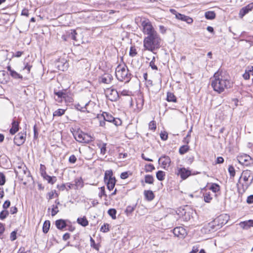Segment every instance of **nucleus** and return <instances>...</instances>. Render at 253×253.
I'll return each instance as SVG.
<instances>
[{"mask_svg":"<svg viewBox=\"0 0 253 253\" xmlns=\"http://www.w3.org/2000/svg\"><path fill=\"white\" fill-rule=\"evenodd\" d=\"M17 211H18L17 208L15 206L12 207L10 209V212L12 214L16 213Z\"/></svg>","mask_w":253,"mask_h":253,"instance_id":"obj_61","label":"nucleus"},{"mask_svg":"<svg viewBox=\"0 0 253 253\" xmlns=\"http://www.w3.org/2000/svg\"><path fill=\"white\" fill-rule=\"evenodd\" d=\"M199 225V218L195 211H191V226L196 227Z\"/></svg>","mask_w":253,"mask_h":253,"instance_id":"obj_18","label":"nucleus"},{"mask_svg":"<svg viewBox=\"0 0 253 253\" xmlns=\"http://www.w3.org/2000/svg\"><path fill=\"white\" fill-rule=\"evenodd\" d=\"M189 150V147L187 145H183L181 146L179 149V152L180 154L183 155L186 153Z\"/></svg>","mask_w":253,"mask_h":253,"instance_id":"obj_41","label":"nucleus"},{"mask_svg":"<svg viewBox=\"0 0 253 253\" xmlns=\"http://www.w3.org/2000/svg\"><path fill=\"white\" fill-rule=\"evenodd\" d=\"M144 194L145 198L148 201H152L155 197L153 192L151 190H145Z\"/></svg>","mask_w":253,"mask_h":253,"instance_id":"obj_26","label":"nucleus"},{"mask_svg":"<svg viewBox=\"0 0 253 253\" xmlns=\"http://www.w3.org/2000/svg\"><path fill=\"white\" fill-rule=\"evenodd\" d=\"M137 54V52L135 47L131 46L129 50V55L131 57H134Z\"/></svg>","mask_w":253,"mask_h":253,"instance_id":"obj_45","label":"nucleus"},{"mask_svg":"<svg viewBox=\"0 0 253 253\" xmlns=\"http://www.w3.org/2000/svg\"><path fill=\"white\" fill-rule=\"evenodd\" d=\"M224 159L222 157H218L215 161L216 164H221L224 162Z\"/></svg>","mask_w":253,"mask_h":253,"instance_id":"obj_58","label":"nucleus"},{"mask_svg":"<svg viewBox=\"0 0 253 253\" xmlns=\"http://www.w3.org/2000/svg\"><path fill=\"white\" fill-rule=\"evenodd\" d=\"M228 170L229 173L230 177H234L236 173L234 167L232 165H230L228 167Z\"/></svg>","mask_w":253,"mask_h":253,"instance_id":"obj_38","label":"nucleus"},{"mask_svg":"<svg viewBox=\"0 0 253 253\" xmlns=\"http://www.w3.org/2000/svg\"><path fill=\"white\" fill-rule=\"evenodd\" d=\"M65 110L59 109L53 112V115L54 117H60L65 114Z\"/></svg>","mask_w":253,"mask_h":253,"instance_id":"obj_36","label":"nucleus"},{"mask_svg":"<svg viewBox=\"0 0 253 253\" xmlns=\"http://www.w3.org/2000/svg\"><path fill=\"white\" fill-rule=\"evenodd\" d=\"M240 226L244 229L248 230L251 227H253V219H250L240 222Z\"/></svg>","mask_w":253,"mask_h":253,"instance_id":"obj_20","label":"nucleus"},{"mask_svg":"<svg viewBox=\"0 0 253 253\" xmlns=\"http://www.w3.org/2000/svg\"><path fill=\"white\" fill-rule=\"evenodd\" d=\"M10 206V202L9 200H6L4 202L2 205V208L4 210H6Z\"/></svg>","mask_w":253,"mask_h":253,"instance_id":"obj_55","label":"nucleus"},{"mask_svg":"<svg viewBox=\"0 0 253 253\" xmlns=\"http://www.w3.org/2000/svg\"><path fill=\"white\" fill-rule=\"evenodd\" d=\"M19 123L16 121L13 120L12 123V127L10 128L9 131L11 134H14L19 129Z\"/></svg>","mask_w":253,"mask_h":253,"instance_id":"obj_21","label":"nucleus"},{"mask_svg":"<svg viewBox=\"0 0 253 253\" xmlns=\"http://www.w3.org/2000/svg\"><path fill=\"white\" fill-rule=\"evenodd\" d=\"M57 187L60 191H64V190H65L66 189L65 184L58 185Z\"/></svg>","mask_w":253,"mask_h":253,"instance_id":"obj_64","label":"nucleus"},{"mask_svg":"<svg viewBox=\"0 0 253 253\" xmlns=\"http://www.w3.org/2000/svg\"><path fill=\"white\" fill-rule=\"evenodd\" d=\"M134 207L128 206L126 207L125 212L126 213V215L127 216H129L131 214V213L134 211Z\"/></svg>","mask_w":253,"mask_h":253,"instance_id":"obj_42","label":"nucleus"},{"mask_svg":"<svg viewBox=\"0 0 253 253\" xmlns=\"http://www.w3.org/2000/svg\"><path fill=\"white\" fill-rule=\"evenodd\" d=\"M141 26L143 34L146 35L147 36L158 34L149 20L143 21L141 23Z\"/></svg>","mask_w":253,"mask_h":253,"instance_id":"obj_5","label":"nucleus"},{"mask_svg":"<svg viewBox=\"0 0 253 253\" xmlns=\"http://www.w3.org/2000/svg\"><path fill=\"white\" fill-rule=\"evenodd\" d=\"M203 196L204 201H205V202L207 203H211V200L212 199V197L211 196V194L210 192L204 193Z\"/></svg>","mask_w":253,"mask_h":253,"instance_id":"obj_30","label":"nucleus"},{"mask_svg":"<svg viewBox=\"0 0 253 253\" xmlns=\"http://www.w3.org/2000/svg\"><path fill=\"white\" fill-rule=\"evenodd\" d=\"M247 203L248 204H252L253 203V195H251L247 197Z\"/></svg>","mask_w":253,"mask_h":253,"instance_id":"obj_60","label":"nucleus"},{"mask_svg":"<svg viewBox=\"0 0 253 253\" xmlns=\"http://www.w3.org/2000/svg\"><path fill=\"white\" fill-rule=\"evenodd\" d=\"M90 245L96 250L99 251V246L95 244L94 240L91 237H90Z\"/></svg>","mask_w":253,"mask_h":253,"instance_id":"obj_44","label":"nucleus"},{"mask_svg":"<svg viewBox=\"0 0 253 253\" xmlns=\"http://www.w3.org/2000/svg\"><path fill=\"white\" fill-rule=\"evenodd\" d=\"M149 66L151 67V68H152L153 70H158V67H157V66L155 65V62H154V61H151L150 62Z\"/></svg>","mask_w":253,"mask_h":253,"instance_id":"obj_63","label":"nucleus"},{"mask_svg":"<svg viewBox=\"0 0 253 253\" xmlns=\"http://www.w3.org/2000/svg\"><path fill=\"white\" fill-rule=\"evenodd\" d=\"M100 192L98 194V196L99 197L101 198L102 196H105V197H107V195L106 194L105 191V187H101L100 188Z\"/></svg>","mask_w":253,"mask_h":253,"instance_id":"obj_48","label":"nucleus"},{"mask_svg":"<svg viewBox=\"0 0 253 253\" xmlns=\"http://www.w3.org/2000/svg\"><path fill=\"white\" fill-rule=\"evenodd\" d=\"M74 136L75 139L80 143H88L92 141V137L90 135L82 131L75 132Z\"/></svg>","mask_w":253,"mask_h":253,"instance_id":"obj_6","label":"nucleus"},{"mask_svg":"<svg viewBox=\"0 0 253 253\" xmlns=\"http://www.w3.org/2000/svg\"><path fill=\"white\" fill-rule=\"evenodd\" d=\"M77 161V158L74 155H72L70 156L69 159V162L70 163L74 164Z\"/></svg>","mask_w":253,"mask_h":253,"instance_id":"obj_57","label":"nucleus"},{"mask_svg":"<svg viewBox=\"0 0 253 253\" xmlns=\"http://www.w3.org/2000/svg\"><path fill=\"white\" fill-rule=\"evenodd\" d=\"M251 184H252V181H250L249 183H242L241 184L242 188H240L239 187V183H237V190H238V192L239 193V195L242 196V195L245 192L246 190L248 188V187L250 186V185Z\"/></svg>","mask_w":253,"mask_h":253,"instance_id":"obj_19","label":"nucleus"},{"mask_svg":"<svg viewBox=\"0 0 253 253\" xmlns=\"http://www.w3.org/2000/svg\"><path fill=\"white\" fill-rule=\"evenodd\" d=\"M109 230V224H104L100 228V231L103 232H107Z\"/></svg>","mask_w":253,"mask_h":253,"instance_id":"obj_50","label":"nucleus"},{"mask_svg":"<svg viewBox=\"0 0 253 253\" xmlns=\"http://www.w3.org/2000/svg\"><path fill=\"white\" fill-rule=\"evenodd\" d=\"M154 177L151 175H146L145 176V182L148 184H153L154 182Z\"/></svg>","mask_w":253,"mask_h":253,"instance_id":"obj_37","label":"nucleus"},{"mask_svg":"<svg viewBox=\"0 0 253 253\" xmlns=\"http://www.w3.org/2000/svg\"><path fill=\"white\" fill-rule=\"evenodd\" d=\"M149 128L153 130H155L156 129V124L155 121H152L150 122V123L149 124Z\"/></svg>","mask_w":253,"mask_h":253,"instance_id":"obj_46","label":"nucleus"},{"mask_svg":"<svg viewBox=\"0 0 253 253\" xmlns=\"http://www.w3.org/2000/svg\"><path fill=\"white\" fill-rule=\"evenodd\" d=\"M113 80V76L109 73H104L101 77L99 78V82L105 84H110Z\"/></svg>","mask_w":253,"mask_h":253,"instance_id":"obj_13","label":"nucleus"},{"mask_svg":"<svg viewBox=\"0 0 253 253\" xmlns=\"http://www.w3.org/2000/svg\"><path fill=\"white\" fill-rule=\"evenodd\" d=\"M161 39L158 34L147 36L144 39L143 46L144 50L151 51L159 48Z\"/></svg>","mask_w":253,"mask_h":253,"instance_id":"obj_2","label":"nucleus"},{"mask_svg":"<svg viewBox=\"0 0 253 253\" xmlns=\"http://www.w3.org/2000/svg\"><path fill=\"white\" fill-rule=\"evenodd\" d=\"M213 78L211 83V85L214 91L218 93H221L224 89L231 88L233 87V83L230 80L225 79L220 76L218 72L214 73Z\"/></svg>","mask_w":253,"mask_h":253,"instance_id":"obj_1","label":"nucleus"},{"mask_svg":"<svg viewBox=\"0 0 253 253\" xmlns=\"http://www.w3.org/2000/svg\"><path fill=\"white\" fill-rule=\"evenodd\" d=\"M245 71L248 72L250 75L252 74L253 75V66H248L245 70Z\"/></svg>","mask_w":253,"mask_h":253,"instance_id":"obj_59","label":"nucleus"},{"mask_svg":"<svg viewBox=\"0 0 253 253\" xmlns=\"http://www.w3.org/2000/svg\"><path fill=\"white\" fill-rule=\"evenodd\" d=\"M199 245H196L193 246L192 250L191 251V253H197L199 251Z\"/></svg>","mask_w":253,"mask_h":253,"instance_id":"obj_52","label":"nucleus"},{"mask_svg":"<svg viewBox=\"0 0 253 253\" xmlns=\"http://www.w3.org/2000/svg\"><path fill=\"white\" fill-rule=\"evenodd\" d=\"M146 171L147 172H151L155 169L154 166L151 164H149L146 165Z\"/></svg>","mask_w":253,"mask_h":253,"instance_id":"obj_47","label":"nucleus"},{"mask_svg":"<svg viewBox=\"0 0 253 253\" xmlns=\"http://www.w3.org/2000/svg\"><path fill=\"white\" fill-rule=\"evenodd\" d=\"M128 172H127V171L122 172L121 174V176H120L121 178L123 179L127 178L128 177Z\"/></svg>","mask_w":253,"mask_h":253,"instance_id":"obj_62","label":"nucleus"},{"mask_svg":"<svg viewBox=\"0 0 253 253\" xmlns=\"http://www.w3.org/2000/svg\"><path fill=\"white\" fill-rule=\"evenodd\" d=\"M26 136V133H18L17 135H15L14 139V142L15 144H16L17 146H20L22 145L25 141Z\"/></svg>","mask_w":253,"mask_h":253,"instance_id":"obj_12","label":"nucleus"},{"mask_svg":"<svg viewBox=\"0 0 253 253\" xmlns=\"http://www.w3.org/2000/svg\"><path fill=\"white\" fill-rule=\"evenodd\" d=\"M43 178L47 180L48 183L53 184L56 181L57 178L55 176H50L47 175L45 172L44 174H42Z\"/></svg>","mask_w":253,"mask_h":253,"instance_id":"obj_22","label":"nucleus"},{"mask_svg":"<svg viewBox=\"0 0 253 253\" xmlns=\"http://www.w3.org/2000/svg\"><path fill=\"white\" fill-rule=\"evenodd\" d=\"M173 233L175 236L179 238H184L187 235L186 230L182 227H177L173 229Z\"/></svg>","mask_w":253,"mask_h":253,"instance_id":"obj_14","label":"nucleus"},{"mask_svg":"<svg viewBox=\"0 0 253 253\" xmlns=\"http://www.w3.org/2000/svg\"><path fill=\"white\" fill-rule=\"evenodd\" d=\"M175 173L180 176L181 179L184 180L190 176V170L185 168L178 167L175 171Z\"/></svg>","mask_w":253,"mask_h":253,"instance_id":"obj_11","label":"nucleus"},{"mask_svg":"<svg viewBox=\"0 0 253 253\" xmlns=\"http://www.w3.org/2000/svg\"><path fill=\"white\" fill-rule=\"evenodd\" d=\"M222 218V216L220 215L217 218H216L213 222H211L209 223V227L211 228V229H209V231H212L213 230H216L217 229L220 228L222 226V225L224 224L223 222H222L221 223V225H219V223H218L217 225H216V223L218 221V220H220ZM225 224V223H224Z\"/></svg>","mask_w":253,"mask_h":253,"instance_id":"obj_17","label":"nucleus"},{"mask_svg":"<svg viewBox=\"0 0 253 253\" xmlns=\"http://www.w3.org/2000/svg\"><path fill=\"white\" fill-rule=\"evenodd\" d=\"M101 117L106 122L113 123L116 126L122 124V121L118 118H114L111 114L107 112H103Z\"/></svg>","mask_w":253,"mask_h":253,"instance_id":"obj_8","label":"nucleus"},{"mask_svg":"<svg viewBox=\"0 0 253 253\" xmlns=\"http://www.w3.org/2000/svg\"><path fill=\"white\" fill-rule=\"evenodd\" d=\"M175 17L179 20H181L182 21H186L187 23H189L188 22V20L190 19L189 17L181 14L180 13H175Z\"/></svg>","mask_w":253,"mask_h":253,"instance_id":"obj_32","label":"nucleus"},{"mask_svg":"<svg viewBox=\"0 0 253 253\" xmlns=\"http://www.w3.org/2000/svg\"><path fill=\"white\" fill-rule=\"evenodd\" d=\"M9 214V212L6 210L2 211L0 212V219L2 220H4Z\"/></svg>","mask_w":253,"mask_h":253,"instance_id":"obj_40","label":"nucleus"},{"mask_svg":"<svg viewBox=\"0 0 253 253\" xmlns=\"http://www.w3.org/2000/svg\"><path fill=\"white\" fill-rule=\"evenodd\" d=\"M205 17L207 20H212L215 18L216 13L214 11H208L205 13Z\"/></svg>","mask_w":253,"mask_h":253,"instance_id":"obj_24","label":"nucleus"},{"mask_svg":"<svg viewBox=\"0 0 253 253\" xmlns=\"http://www.w3.org/2000/svg\"><path fill=\"white\" fill-rule=\"evenodd\" d=\"M9 75L14 79L22 80L23 79L22 76L14 70L11 71V73Z\"/></svg>","mask_w":253,"mask_h":253,"instance_id":"obj_34","label":"nucleus"},{"mask_svg":"<svg viewBox=\"0 0 253 253\" xmlns=\"http://www.w3.org/2000/svg\"><path fill=\"white\" fill-rule=\"evenodd\" d=\"M16 234L17 232L16 231H13L11 233L10 236L11 241H13L16 239Z\"/></svg>","mask_w":253,"mask_h":253,"instance_id":"obj_54","label":"nucleus"},{"mask_svg":"<svg viewBox=\"0 0 253 253\" xmlns=\"http://www.w3.org/2000/svg\"><path fill=\"white\" fill-rule=\"evenodd\" d=\"M55 225L58 229L62 230L66 227L67 224L65 220L60 219L55 221Z\"/></svg>","mask_w":253,"mask_h":253,"instance_id":"obj_23","label":"nucleus"},{"mask_svg":"<svg viewBox=\"0 0 253 253\" xmlns=\"http://www.w3.org/2000/svg\"><path fill=\"white\" fill-rule=\"evenodd\" d=\"M113 173L112 170H106L104 174V181L106 183L107 189L112 190L116 184V180L115 177L113 176Z\"/></svg>","mask_w":253,"mask_h":253,"instance_id":"obj_4","label":"nucleus"},{"mask_svg":"<svg viewBox=\"0 0 253 253\" xmlns=\"http://www.w3.org/2000/svg\"><path fill=\"white\" fill-rule=\"evenodd\" d=\"M109 93L107 94V97L112 101H116L119 98V92L116 89H108Z\"/></svg>","mask_w":253,"mask_h":253,"instance_id":"obj_16","label":"nucleus"},{"mask_svg":"<svg viewBox=\"0 0 253 253\" xmlns=\"http://www.w3.org/2000/svg\"><path fill=\"white\" fill-rule=\"evenodd\" d=\"M158 161L160 164H161L162 167L164 169H166L167 168H168L171 163L170 158L166 155L161 156Z\"/></svg>","mask_w":253,"mask_h":253,"instance_id":"obj_15","label":"nucleus"},{"mask_svg":"<svg viewBox=\"0 0 253 253\" xmlns=\"http://www.w3.org/2000/svg\"><path fill=\"white\" fill-rule=\"evenodd\" d=\"M116 77L120 82L127 83L131 78V74L129 72L127 66L124 65H119L116 68Z\"/></svg>","mask_w":253,"mask_h":253,"instance_id":"obj_3","label":"nucleus"},{"mask_svg":"<svg viewBox=\"0 0 253 253\" xmlns=\"http://www.w3.org/2000/svg\"><path fill=\"white\" fill-rule=\"evenodd\" d=\"M77 222L84 227H85L88 224V220L85 216L78 218L77 219Z\"/></svg>","mask_w":253,"mask_h":253,"instance_id":"obj_28","label":"nucleus"},{"mask_svg":"<svg viewBox=\"0 0 253 253\" xmlns=\"http://www.w3.org/2000/svg\"><path fill=\"white\" fill-rule=\"evenodd\" d=\"M54 94L57 96L59 100L56 99V100L58 102H61L62 98H65L67 96V94L65 91H55Z\"/></svg>","mask_w":253,"mask_h":253,"instance_id":"obj_27","label":"nucleus"},{"mask_svg":"<svg viewBox=\"0 0 253 253\" xmlns=\"http://www.w3.org/2000/svg\"><path fill=\"white\" fill-rule=\"evenodd\" d=\"M116 213L117 211L114 209H110L108 211V214L113 219H115L116 218Z\"/></svg>","mask_w":253,"mask_h":253,"instance_id":"obj_39","label":"nucleus"},{"mask_svg":"<svg viewBox=\"0 0 253 253\" xmlns=\"http://www.w3.org/2000/svg\"><path fill=\"white\" fill-rule=\"evenodd\" d=\"M58 211H58V207L57 206L53 205V207L52 208L51 215L52 216L55 215L58 213Z\"/></svg>","mask_w":253,"mask_h":253,"instance_id":"obj_51","label":"nucleus"},{"mask_svg":"<svg viewBox=\"0 0 253 253\" xmlns=\"http://www.w3.org/2000/svg\"><path fill=\"white\" fill-rule=\"evenodd\" d=\"M15 172L16 176L21 180H23L25 177H28L30 175V172L24 164H21L20 166L16 167L15 169Z\"/></svg>","mask_w":253,"mask_h":253,"instance_id":"obj_7","label":"nucleus"},{"mask_svg":"<svg viewBox=\"0 0 253 253\" xmlns=\"http://www.w3.org/2000/svg\"><path fill=\"white\" fill-rule=\"evenodd\" d=\"M106 143H103L102 145L99 146L100 148V153L102 155H105L106 152Z\"/></svg>","mask_w":253,"mask_h":253,"instance_id":"obj_43","label":"nucleus"},{"mask_svg":"<svg viewBox=\"0 0 253 253\" xmlns=\"http://www.w3.org/2000/svg\"><path fill=\"white\" fill-rule=\"evenodd\" d=\"M237 160L240 164L246 166H248L253 164V159L247 154L238 156Z\"/></svg>","mask_w":253,"mask_h":253,"instance_id":"obj_9","label":"nucleus"},{"mask_svg":"<svg viewBox=\"0 0 253 253\" xmlns=\"http://www.w3.org/2000/svg\"><path fill=\"white\" fill-rule=\"evenodd\" d=\"M165 172H164L162 170H159L156 173V177L160 181L163 180L165 179Z\"/></svg>","mask_w":253,"mask_h":253,"instance_id":"obj_35","label":"nucleus"},{"mask_svg":"<svg viewBox=\"0 0 253 253\" xmlns=\"http://www.w3.org/2000/svg\"><path fill=\"white\" fill-rule=\"evenodd\" d=\"M5 182V177L3 173H0V185H3Z\"/></svg>","mask_w":253,"mask_h":253,"instance_id":"obj_49","label":"nucleus"},{"mask_svg":"<svg viewBox=\"0 0 253 253\" xmlns=\"http://www.w3.org/2000/svg\"><path fill=\"white\" fill-rule=\"evenodd\" d=\"M75 182L77 188H82L84 186V182L82 178L76 179Z\"/></svg>","mask_w":253,"mask_h":253,"instance_id":"obj_33","label":"nucleus"},{"mask_svg":"<svg viewBox=\"0 0 253 253\" xmlns=\"http://www.w3.org/2000/svg\"><path fill=\"white\" fill-rule=\"evenodd\" d=\"M50 226V223L49 220H46L44 221L43 224L42 231L44 233H47L49 229Z\"/></svg>","mask_w":253,"mask_h":253,"instance_id":"obj_31","label":"nucleus"},{"mask_svg":"<svg viewBox=\"0 0 253 253\" xmlns=\"http://www.w3.org/2000/svg\"><path fill=\"white\" fill-rule=\"evenodd\" d=\"M209 189L212 191L213 193H216L220 190V187L219 185L216 183H211L210 186L209 187Z\"/></svg>","mask_w":253,"mask_h":253,"instance_id":"obj_25","label":"nucleus"},{"mask_svg":"<svg viewBox=\"0 0 253 253\" xmlns=\"http://www.w3.org/2000/svg\"><path fill=\"white\" fill-rule=\"evenodd\" d=\"M167 100L168 102H176V97L173 94V93L170 92H168L167 93Z\"/></svg>","mask_w":253,"mask_h":253,"instance_id":"obj_29","label":"nucleus"},{"mask_svg":"<svg viewBox=\"0 0 253 253\" xmlns=\"http://www.w3.org/2000/svg\"><path fill=\"white\" fill-rule=\"evenodd\" d=\"M242 178H243L245 183H249L251 181L252 183L253 181V173L249 170H244L238 180V183L240 182Z\"/></svg>","mask_w":253,"mask_h":253,"instance_id":"obj_10","label":"nucleus"},{"mask_svg":"<svg viewBox=\"0 0 253 253\" xmlns=\"http://www.w3.org/2000/svg\"><path fill=\"white\" fill-rule=\"evenodd\" d=\"M74 35H77L76 31L75 30H71L69 31V37L73 40Z\"/></svg>","mask_w":253,"mask_h":253,"instance_id":"obj_56","label":"nucleus"},{"mask_svg":"<svg viewBox=\"0 0 253 253\" xmlns=\"http://www.w3.org/2000/svg\"><path fill=\"white\" fill-rule=\"evenodd\" d=\"M160 137L162 140H166L168 139V133L165 131L161 132Z\"/></svg>","mask_w":253,"mask_h":253,"instance_id":"obj_53","label":"nucleus"}]
</instances>
